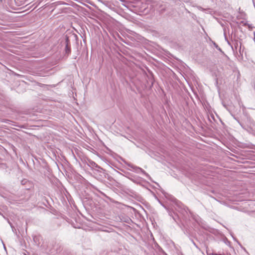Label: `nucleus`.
Wrapping results in <instances>:
<instances>
[{
	"label": "nucleus",
	"mask_w": 255,
	"mask_h": 255,
	"mask_svg": "<svg viewBox=\"0 0 255 255\" xmlns=\"http://www.w3.org/2000/svg\"><path fill=\"white\" fill-rule=\"evenodd\" d=\"M65 53L67 55H69L71 53V48H70V42L69 39V37L66 35L65 36Z\"/></svg>",
	"instance_id": "nucleus-1"
},
{
	"label": "nucleus",
	"mask_w": 255,
	"mask_h": 255,
	"mask_svg": "<svg viewBox=\"0 0 255 255\" xmlns=\"http://www.w3.org/2000/svg\"><path fill=\"white\" fill-rule=\"evenodd\" d=\"M62 247L60 245H55V254H57L60 253L62 251Z\"/></svg>",
	"instance_id": "nucleus-2"
},
{
	"label": "nucleus",
	"mask_w": 255,
	"mask_h": 255,
	"mask_svg": "<svg viewBox=\"0 0 255 255\" xmlns=\"http://www.w3.org/2000/svg\"><path fill=\"white\" fill-rule=\"evenodd\" d=\"M138 169L141 171V172L143 174H144L146 177H149V175H148V173H147L144 170H143L142 169H141V168H138Z\"/></svg>",
	"instance_id": "nucleus-3"
},
{
	"label": "nucleus",
	"mask_w": 255,
	"mask_h": 255,
	"mask_svg": "<svg viewBox=\"0 0 255 255\" xmlns=\"http://www.w3.org/2000/svg\"><path fill=\"white\" fill-rule=\"evenodd\" d=\"M214 45L215 47L217 48V49L220 51H222L221 48L216 43H214Z\"/></svg>",
	"instance_id": "nucleus-4"
},
{
	"label": "nucleus",
	"mask_w": 255,
	"mask_h": 255,
	"mask_svg": "<svg viewBox=\"0 0 255 255\" xmlns=\"http://www.w3.org/2000/svg\"><path fill=\"white\" fill-rule=\"evenodd\" d=\"M192 242L193 243V244L194 245V246L198 249L199 250V251H200V249L198 247V246L195 244V243L192 240Z\"/></svg>",
	"instance_id": "nucleus-5"
},
{
	"label": "nucleus",
	"mask_w": 255,
	"mask_h": 255,
	"mask_svg": "<svg viewBox=\"0 0 255 255\" xmlns=\"http://www.w3.org/2000/svg\"><path fill=\"white\" fill-rule=\"evenodd\" d=\"M241 23L243 24V25L244 26H247V24H248L246 22H245V21H241Z\"/></svg>",
	"instance_id": "nucleus-6"
},
{
	"label": "nucleus",
	"mask_w": 255,
	"mask_h": 255,
	"mask_svg": "<svg viewBox=\"0 0 255 255\" xmlns=\"http://www.w3.org/2000/svg\"><path fill=\"white\" fill-rule=\"evenodd\" d=\"M247 26H248L249 29H252V28L253 27V26L251 24H247Z\"/></svg>",
	"instance_id": "nucleus-7"
},
{
	"label": "nucleus",
	"mask_w": 255,
	"mask_h": 255,
	"mask_svg": "<svg viewBox=\"0 0 255 255\" xmlns=\"http://www.w3.org/2000/svg\"><path fill=\"white\" fill-rule=\"evenodd\" d=\"M173 219H174V220L176 221L175 218L174 217H173Z\"/></svg>",
	"instance_id": "nucleus-8"
},
{
	"label": "nucleus",
	"mask_w": 255,
	"mask_h": 255,
	"mask_svg": "<svg viewBox=\"0 0 255 255\" xmlns=\"http://www.w3.org/2000/svg\"><path fill=\"white\" fill-rule=\"evenodd\" d=\"M22 183L24 184V182H23V181H22Z\"/></svg>",
	"instance_id": "nucleus-9"
},
{
	"label": "nucleus",
	"mask_w": 255,
	"mask_h": 255,
	"mask_svg": "<svg viewBox=\"0 0 255 255\" xmlns=\"http://www.w3.org/2000/svg\"><path fill=\"white\" fill-rule=\"evenodd\" d=\"M22 183L24 184V182H23V181H22Z\"/></svg>",
	"instance_id": "nucleus-10"
}]
</instances>
